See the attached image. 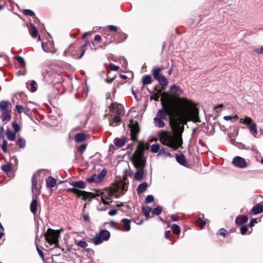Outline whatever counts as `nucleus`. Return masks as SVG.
<instances>
[{"instance_id":"nucleus-24","label":"nucleus","mask_w":263,"mask_h":263,"mask_svg":"<svg viewBox=\"0 0 263 263\" xmlns=\"http://www.w3.org/2000/svg\"><path fill=\"white\" fill-rule=\"evenodd\" d=\"M252 212L254 215L262 213L263 212V205L260 204H257L252 208Z\"/></svg>"},{"instance_id":"nucleus-28","label":"nucleus","mask_w":263,"mask_h":263,"mask_svg":"<svg viewBox=\"0 0 263 263\" xmlns=\"http://www.w3.org/2000/svg\"><path fill=\"white\" fill-rule=\"evenodd\" d=\"M122 221L124 230L126 231H129L130 230V220L126 218H123Z\"/></svg>"},{"instance_id":"nucleus-41","label":"nucleus","mask_w":263,"mask_h":263,"mask_svg":"<svg viewBox=\"0 0 263 263\" xmlns=\"http://www.w3.org/2000/svg\"><path fill=\"white\" fill-rule=\"evenodd\" d=\"M161 89L158 90L157 92L154 93V94L152 95V98L155 101H158L160 98V95L161 94Z\"/></svg>"},{"instance_id":"nucleus-4","label":"nucleus","mask_w":263,"mask_h":263,"mask_svg":"<svg viewBox=\"0 0 263 263\" xmlns=\"http://www.w3.org/2000/svg\"><path fill=\"white\" fill-rule=\"evenodd\" d=\"M59 232L51 229H48L45 234L46 240L50 244H54L57 247L58 245Z\"/></svg>"},{"instance_id":"nucleus-27","label":"nucleus","mask_w":263,"mask_h":263,"mask_svg":"<svg viewBox=\"0 0 263 263\" xmlns=\"http://www.w3.org/2000/svg\"><path fill=\"white\" fill-rule=\"evenodd\" d=\"M16 109L17 110L19 114H21L22 112H24L26 115H29L30 112V110L28 108H25L23 107V106L20 105H16Z\"/></svg>"},{"instance_id":"nucleus-64","label":"nucleus","mask_w":263,"mask_h":263,"mask_svg":"<svg viewBox=\"0 0 263 263\" xmlns=\"http://www.w3.org/2000/svg\"><path fill=\"white\" fill-rule=\"evenodd\" d=\"M223 119L226 121H230L233 119V117L231 116H226L223 117Z\"/></svg>"},{"instance_id":"nucleus-47","label":"nucleus","mask_w":263,"mask_h":263,"mask_svg":"<svg viewBox=\"0 0 263 263\" xmlns=\"http://www.w3.org/2000/svg\"><path fill=\"white\" fill-rule=\"evenodd\" d=\"M196 222L197 224L200 226L201 229H202L205 226V221L202 220L201 218H199L197 220Z\"/></svg>"},{"instance_id":"nucleus-46","label":"nucleus","mask_w":263,"mask_h":263,"mask_svg":"<svg viewBox=\"0 0 263 263\" xmlns=\"http://www.w3.org/2000/svg\"><path fill=\"white\" fill-rule=\"evenodd\" d=\"M109 224L111 227H112L117 230H121V229L119 224L118 223H117V222H115L114 221H110Z\"/></svg>"},{"instance_id":"nucleus-22","label":"nucleus","mask_w":263,"mask_h":263,"mask_svg":"<svg viewBox=\"0 0 263 263\" xmlns=\"http://www.w3.org/2000/svg\"><path fill=\"white\" fill-rule=\"evenodd\" d=\"M1 169L5 172L8 176H10V175H12L11 172L12 165L10 163H8L6 165H3L1 166Z\"/></svg>"},{"instance_id":"nucleus-55","label":"nucleus","mask_w":263,"mask_h":263,"mask_svg":"<svg viewBox=\"0 0 263 263\" xmlns=\"http://www.w3.org/2000/svg\"><path fill=\"white\" fill-rule=\"evenodd\" d=\"M248 231V227L247 226H242L240 228V233L242 235H244Z\"/></svg>"},{"instance_id":"nucleus-13","label":"nucleus","mask_w":263,"mask_h":263,"mask_svg":"<svg viewBox=\"0 0 263 263\" xmlns=\"http://www.w3.org/2000/svg\"><path fill=\"white\" fill-rule=\"evenodd\" d=\"M239 123H242L248 127H249L250 125L253 124V123H255L254 122H253V120L251 118L245 116L243 118H241L240 119Z\"/></svg>"},{"instance_id":"nucleus-7","label":"nucleus","mask_w":263,"mask_h":263,"mask_svg":"<svg viewBox=\"0 0 263 263\" xmlns=\"http://www.w3.org/2000/svg\"><path fill=\"white\" fill-rule=\"evenodd\" d=\"M115 192V190L113 189L104 191L101 200L104 205H108L112 202V197L114 195Z\"/></svg>"},{"instance_id":"nucleus-9","label":"nucleus","mask_w":263,"mask_h":263,"mask_svg":"<svg viewBox=\"0 0 263 263\" xmlns=\"http://www.w3.org/2000/svg\"><path fill=\"white\" fill-rule=\"evenodd\" d=\"M32 192L33 195L35 194L36 196L40 194V188L37 184V180L34 175L32 178Z\"/></svg>"},{"instance_id":"nucleus-10","label":"nucleus","mask_w":263,"mask_h":263,"mask_svg":"<svg viewBox=\"0 0 263 263\" xmlns=\"http://www.w3.org/2000/svg\"><path fill=\"white\" fill-rule=\"evenodd\" d=\"M77 196L78 197H82V199L84 200H86L89 198H95V194L91 193V192H86L85 191H81V190L79 191V192L77 194Z\"/></svg>"},{"instance_id":"nucleus-52","label":"nucleus","mask_w":263,"mask_h":263,"mask_svg":"<svg viewBox=\"0 0 263 263\" xmlns=\"http://www.w3.org/2000/svg\"><path fill=\"white\" fill-rule=\"evenodd\" d=\"M12 126L14 129L15 133H16L20 130V128L18 124L17 123H16L15 122H13Z\"/></svg>"},{"instance_id":"nucleus-43","label":"nucleus","mask_w":263,"mask_h":263,"mask_svg":"<svg viewBox=\"0 0 263 263\" xmlns=\"http://www.w3.org/2000/svg\"><path fill=\"white\" fill-rule=\"evenodd\" d=\"M76 244L83 248H86L88 246L87 242L82 240L79 241L78 242L76 243Z\"/></svg>"},{"instance_id":"nucleus-63","label":"nucleus","mask_w":263,"mask_h":263,"mask_svg":"<svg viewBox=\"0 0 263 263\" xmlns=\"http://www.w3.org/2000/svg\"><path fill=\"white\" fill-rule=\"evenodd\" d=\"M171 219L174 221H178L179 219V217L178 216H177L176 215H172L171 216Z\"/></svg>"},{"instance_id":"nucleus-3","label":"nucleus","mask_w":263,"mask_h":263,"mask_svg":"<svg viewBox=\"0 0 263 263\" xmlns=\"http://www.w3.org/2000/svg\"><path fill=\"white\" fill-rule=\"evenodd\" d=\"M110 110L109 125L113 127L118 126L120 122V116L123 111V107L121 104L113 103L110 106Z\"/></svg>"},{"instance_id":"nucleus-16","label":"nucleus","mask_w":263,"mask_h":263,"mask_svg":"<svg viewBox=\"0 0 263 263\" xmlns=\"http://www.w3.org/2000/svg\"><path fill=\"white\" fill-rule=\"evenodd\" d=\"M171 92L176 96H179L182 94V90L181 89L180 87L177 85H173L171 87Z\"/></svg>"},{"instance_id":"nucleus-37","label":"nucleus","mask_w":263,"mask_h":263,"mask_svg":"<svg viewBox=\"0 0 263 263\" xmlns=\"http://www.w3.org/2000/svg\"><path fill=\"white\" fill-rule=\"evenodd\" d=\"M30 31L31 32V36L33 37H36L37 36V30L33 24L30 25Z\"/></svg>"},{"instance_id":"nucleus-53","label":"nucleus","mask_w":263,"mask_h":263,"mask_svg":"<svg viewBox=\"0 0 263 263\" xmlns=\"http://www.w3.org/2000/svg\"><path fill=\"white\" fill-rule=\"evenodd\" d=\"M79 190L74 188V187L73 188H69L67 190V192H72L74 193V194L77 195L78 194L79 192Z\"/></svg>"},{"instance_id":"nucleus-26","label":"nucleus","mask_w":263,"mask_h":263,"mask_svg":"<svg viewBox=\"0 0 263 263\" xmlns=\"http://www.w3.org/2000/svg\"><path fill=\"white\" fill-rule=\"evenodd\" d=\"M176 158L177 161L182 165L185 166L186 164V159L185 157L183 155H176Z\"/></svg>"},{"instance_id":"nucleus-50","label":"nucleus","mask_w":263,"mask_h":263,"mask_svg":"<svg viewBox=\"0 0 263 263\" xmlns=\"http://www.w3.org/2000/svg\"><path fill=\"white\" fill-rule=\"evenodd\" d=\"M86 148V145L85 144H83L81 146L78 147V151L80 153L82 154V153H83L85 151Z\"/></svg>"},{"instance_id":"nucleus-18","label":"nucleus","mask_w":263,"mask_h":263,"mask_svg":"<svg viewBox=\"0 0 263 263\" xmlns=\"http://www.w3.org/2000/svg\"><path fill=\"white\" fill-rule=\"evenodd\" d=\"M148 186V184L146 182H143V183L140 184L137 187V192L138 195H140L144 192H145L147 187Z\"/></svg>"},{"instance_id":"nucleus-51","label":"nucleus","mask_w":263,"mask_h":263,"mask_svg":"<svg viewBox=\"0 0 263 263\" xmlns=\"http://www.w3.org/2000/svg\"><path fill=\"white\" fill-rule=\"evenodd\" d=\"M254 51L258 54H263V46L255 48Z\"/></svg>"},{"instance_id":"nucleus-59","label":"nucleus","mask_w":263,"mask_h":263,"mask_svg":"<svg viewBox=\"0 0 263 263\" xmlns=\"http://www.w3.org/2000/svg\"><path fill=\"white\" fill-rule=\"evenodd\" d=\"M42 47L43 50L46 52H48L49 50L47 48V45L45 43H42Z\"/></svg>"},{"instance_id":"nucleus-36","label":"nucleus","mask_w":263,"mask_h":263,"mask_svg":"<svg viewBox=\"0 0 263 263\" xmlns=\"http://www.w3.org/2000/svg\"><path fill=\"white\" fill-rule=\"evenodd\" d=\"M16 144L20 148H24L26 146V141L24 139L19 138L16 141Z\"/></svg>"},{"instance_id":"nucleus-29","label":"nucleus","mask_w":263,"mask_h":263,"mask_svg":"<svg viewBox=\"0 0 263 263\" xmlns=\"http://www.w3.org/2000/svg\"><path fill=\"white\" fill-rule=\"evenodd\" d=\"M86 181L89 183H100V179H99L98 176L97 174H95L90 177L87 178Z\"/></svg>"},{"instance_id":"nucleus-40","label":"nucleus","mask_w":263,"mask_h":263,"mask_svg":"<svg viewBox=\"0 0 263 263\" xmlns=\"http://www.w3.org/2000/svg\"><path fill=\"white\" fill-rule=\"evenodd\" d=\"M106 174L107 170L104 168L98 175H97L99 179H100L101 182H102L103 178L106 176Z\"/></svg>"},{"instance_id":"nucleus-14","label":"nucleus","mask_w":263,"mask_h":263,"mask_svg":"<svg viewBox=\"0 0 263 263\" xmlns=\"http://www.w3.org/2000/svg\"><path fill=\"white\" fill-rule=\"evenodd\" d=\"M36 198L37 197L36 196L35 198H33L30 206V211L34 215H35L37 212V209L38 206V202Z\"/></svg>"},{"instance_id":"nucleus-39","label":"nucleus","mask_w":263,"mask_h":263,"mask_svg":"<svg viewBox=\"0 0 263 263\" xmlns=\"http://www.w3.org/2000/svg\"><path fill=\"white\" fill-rule=\"evenodd\" d=\"M162 211V208L161 206L158 205L152 212L154 215H159Z\"/></svg>"},{"instance_id":"nucleus-25","label":"nucleus","mask_w":263,"mask_h":263,"mask_svg":"<svg viewBox=\"0 0 263 263\" xmlns=\"http://www.w3.org/2000/svg\"><path fill=\"white\" fill-rule=\"evenodd\" d=\"M248 220V218L246 215H240L236 218L235 222L237 224H242L246 223Z\"/></svg>"},{"instance_id":"nucleus-58","label":"nucleus","mask_w":263,"mask_h":263,"mask_svg":"<svg viewBox=\"0 0 263 263\" xmlns=\"http://www.w3.org/2000/svg\"><path fill=\"white\" fill-rule=\"evenodd\" d=\"M118 211L115 209H112L108 212V214L110 216H114L117 213Z\"/></svg>"},{"instance_id":"nucleus-11","label":"nucleus","mask_w":263,"mask_h":263,"mask_svg":"<svg viewBox=\"0 0 263 263\" xmlns=\"http://www.w3.org/2000/svg\"><path fill=\"white\" fill-rule=\"evenodd\" d=\"M1 112V118L2 119L3 121L5 122V123H7L9 121L11 117L10 109H5Z\"/></svg>"},{"instance_id":"nucleus-45","label":"nucleus","mask_w":263,"mask_h":263,"mask_svg":"<svg viewBox=\"0 0 263 263\" xmlns=\"http://www.w3.org/2000/svg\"><path fill=\"white\" fill-rule=\"evenodd\" d=\"M14 59L21 65L22 67H24L25 62L24 59L21 57H15Z\"/></svg>"},{"instance_id":"nucleus-12","label":"nucleus","mask_w":263,"mask_h":263,"mask_svg":"<svg viewBox=\"0 0 263 263\" xmlns=\"http://www.w3.org/2000/svg\"><path fill=\"white\" fill-rule=\"evenodd\" d=\"M126 143V138L125 137L121 138H116L114 140V144L118 147H121Z\"/></svg>"},{"instance_id":"nucleus-62","label":"nucleus","mask_w":263,"mask_h":263,"mask_svg":"<svg viewBox=\"0 0 263 263\" xmlns=\"http://www.w3.org/2000/svg\"><path fill=\"white\" fill-rule=\"evenodd\" d=\"M110 67L111 69L114 71H117L119 68V67L118 66H116V65H115L113 64H111L110 65Z\"/></svg>"},{"instance_id":"nucleus-19","label":"nucleus","mask_w":263,"mask_h":263,"mask_svg":"<svg viewBox=\"0 0 263 263\" xmlns=\"http://www.w3.org/2000/svg\"><path fill=\"white\" fill-rule=\"evenodd\" d=\"M90 43L88 41H87L83 45H82L80 49L78 50L79 51L81 52V54L80 55H77L75 54H73V57L75 59H81L85 53V49L84 47L87 45H89Z\"/></svg>"},{"instance_id":"nucleus-21","label":"nucleus","mask_w":263,"mask_h":263,"mask_svg":"<svg viewBox=\"0 0 263 263\" xmlns=\"http://www.w3.org/2000/svg\"><path fill=\"white\" fill-rule=\"evenodd\" d=\"M76 189H84L86 187L85 183L83 181H78L70 184Z\"/></svg>"},{"instance_id":"nucleus-35","label":"nucleus","mask_w":263,"mask_h":263,"mask_svg":"<svg viewBox=\"0 0 263 263\" xmlns=\"http://www.w3.org/2000/svg\"><path fill=\"white\" fill-rule=\"evenodd\" d=\"M5 109H10V104L7 101H1V111Z\"/></svg>"},{"instance_id":"nucleus-54","label":"nucleus","mask_w":263,"mask_h":263,"mask_svg":"<svg viewBox=\"0 0 263 263\" xmlns=\"http://www.w3.org/2000/svg\"><path fill=\"white\" fill-rule=\"evenodd\" d=\"M37 251L43 260L44 259V255L43 251L39 248L37 245H36Z\"/></svg>"},{"instance_id":"nucleus-32","label":"nucleus","mask_w":263,"mask_h":263,"mask_svg":"<svg viewBox=\"0 0 263 263\" xmlns=\"http://www.w3.org/2000/svg\"><path fill=\"white\" fill-rule=\"evenodd\" d=\"M26 85L28 89H29L32 92H35L37 89V88L36 87L37 84L36 82L34 80L31 81L30 84H29L27 83Z\"/></svg>"},{"instance_id":"nucleus-34","label":"nucleus","mask_w":263,"mask_h":263,"mask_svg":"<svg viewBox=\"0 0 263 263\" xmlns=\"http://www.w3.org/2000/svg\"><path fill=\"white\" fill-rule=\"evenodd\" d=\"M7 138L10 141H14L16 138V133L10 130H8L6 132Z\"/></svg>"},{"instance_id":"nucleus-15","label":"nucleus","mask_w":263,"mask_h":263,"mask_svg":"<svg viewBox=\"0 0 263 263\" xmlns=\"http://www.w3.org/2000/svg\"><path fill=\"white\" fill-rule=\"evenodd\" d=\"M162 68L160 67H156L153 69L152 74L154 77L155 79L158 80L163 75L161 73Z\"/></svg>"},{"instance_id":"nucleus-5","label":"nucleus","mask_w":263,"mask_h":263,"mask_svg":"<svg viewBox=\"0 0 263 263\" xmlns=\"http://www.w3.org/2000/svg\"><path fill=\"white\" fill-rule=\"evenodd\" d=\"M110 236V234L108 231L106 230H102L92 239V241L96 245H98L101 244L104 241L108 240Z\"/></svg>"},{"instance_id":"nucleus-33","label":"nucleus","mask_w":263,"mask_h":263,"mask_svg":"<svg viewBox=\"0 0 263 263\" xmlns=\"http://www.w3.org/2000/svg\"><path fill=\"white\" fill-rule=\"evenodd\" d=\"M142 83L144 85L151 84L152 83V79L149 75H146L143 77L142 80Z\"/></svg>"},{"instance_id":"nucleus-60","label":"nucleus","mask_w":263,"mask_h":263,"mask_svg":"<svg viewBox=\"0 0 263 263\" xmlns=\"http://www.w3.org/2000/svg\"><path fill=\"white\" fill-rule=\"evenodd\" d=\"M108 29L111 31H115L116 32L117 30V28L116 26L114 25H109L108 26Z\"/></svg>"},{"instance_id":"nucleus-38","label":"nucleus","mask_w":263,"mask_h":263,"mask_svg":"<svg viewBox=\"0 0 263 263\" xmlns=\"http://www.w3.org/2000/svg\"><path fill=\"white\" fill-rule=\"evenodd\" d=\"M142 211L145 216L147 218L149 217V213L151 211V208L148 206L142 208Z\"/></svg>"},{"instance_id":"nucleus-23","label":"nucleus","mask_w":263,"mask_h":263,"mask_svg":"<svg viewBox=\"0 0 263 263\" xmlns=\"http://www.w3.org/2000/svg\"><path fill=\"white\" fill-rule=\"evenodd\" d=\"M75 141L76 142H81L86 140V135L84 133H78L75 135Z\"/></svg>"},{"instance_id":"nucleus-2","label":"nucleus","mask_w":263,"mask_h":263,"mask_svg":"<svg viewBox=\"0 0 263 263\" xmlns=\"http://www.w3.org/2000/svg\"><path fill=\"white\" fill-rule=\"evenodd\" d=\"M144 150V144L139 142L135 152L130 158L133 165L137 169L135 174L134 178L139 181L143 179L144 174L143 170L145 166L146 158L143 154Z\"/></svg>"},{"instance_id":"nucleus-8","label":"nucleus","mask_w":263,"mask_h":263,"mask_svg":"<svg viewBox=\"0 0 263 263\" xmlns=\"http://www.w3.org/2000/svg\"><path fill=\"white\" fill-rule=\"evenodd\" d=\"M232 163L235 166L239 168H245L247 166L246 160L239 156L234 157L233 159Z\"/></svg>"},{"instance_id":"nucleus-48","label":"nucleus","mask_w":263,"mask_h":263,"mask_svg":"<svg viewBox=\"0 0 263 263\" xmlns=\"http://www.w3.org/2000/svg\"><path fill=\"white\" fill-rule=\"evenodd\" d=\"M23 13L25 15H29V16H33L34 15V12L30 9L24 10L23 11Z\"/></svg>"},{"instance_id":"nucleus-61","label":"nucleus","mask_w":263,"mask_h":263,"mask_svg":"<svg viewBox=\"0 0 263 263\" xmlns=\"http://www.w3.org/2000/svg\"><path fill=\"white\" fill-rule=\"evenodd\" d=\"M257 222V220L255 218L252 219L250 222L249 226L252 227L254 226V223Z\"/></svg>"},{"instance_id":"nucleus-44","label":"nucleus","mask_w":263,"mask_h":263,"mask_svg":"<svg viewBox=\"0 0 263 263\" xmlns=\"http://www.w3.org/2000/svg\"><path fill=\"white\" fill-rule=\"evenodd\" d=\"M160 149V145L158 144H154L151 146V152L157 153Z\"/></svg>"},{"instance_id":"nucleus-56","label":"nucleus","mask_w":263,"mask_h":263,"mask_svg":"<svg viewBox=\"0 0 263 263\" xmlns=\"http://www.w3.org/2000/svg\"><path fill=\"white\" fill-rule=\"evenodd\" d=\"M7 142L6 140H3L1 147L4 152H6Z\"/></svg>"},{"instance_id":"nucleus-1","label":"nucleus","mask_w":263,"mask_h":263,"mask_svg":"<svg viewBox=\"0 0 263 263\" xmlns=\"http://www.w3.org/2000/svg\"><path fill=\"white\" fill-rule=\"evenodd\" d=\"M163 109H159L155 117L166 120L169 116L170 125L174 134H170L165 131L160 134V141L174 149L182 144V134L184 125L188 122H200L199 109L197 104L186 98L177 97L174 99H161Z\"/></svg>"},{"instance_id":"nucleus-17","label":"nucleus","mask_w":263,"mask_h":263,"mask_svg":"<svg viewBox=\"0 0 263 263\" xmlns=\"http://www.w3.org/2000/svg\"><path fill=\"white\" fill-rule=\"evenodd\" d=\"M248 128L249 129L250 133L255 138H258L259 137V135L258 134L257 129V125L256 124L253 123V124L250 125L249 127H248Z\"/></svg>"},{"instance_id":"nucleus-57","label":"nucleus","mask_w":263,"mask_h":263,"mask_svg":"<svg viewBox=\"0 0 263 263\" xmlns=\"http://www.w3.org/2000/svg\"><path fill=\"white\" fill-rule=\"evenodd\" d=\"M104 192L103 191H101V190H98L97 191V193L96 194H95V197H97V196H101V199H102V195H104Z\"/></svg>"},{"instance_id":"nucleus-31","label":"nucleus","mask_w":263,"mask_h":263,"mask_svg":"<svg viewBox=\"0 0 263 263\" xmlns=\"http://www.w3.org/2000/svg\"><path fill=\"white\" fill-rule=\"evenodd\" d=\"M56 184V180L52 177H48L46 179V185L50 187H54Z\"/></svg>"},{"instance_id":"nucleus-20","label":"nucleus","mask_w":263,"mask_h":263,"mask_svg":"<svg viewBox=\"0 0 263 263\" xmlns=\"http://www.w3.org/2000/svg\"><path fill=\"white\" fill-rule=\"evenodd\" d=\"M157 81L159 85L161 86L162 89H164L168 84V81L164 76L161 77Z\"/></svg>"},{"instance_id":"nucleus-49","label":"nucleus","mask_w":263,"mask_h":263,"mask_svg":"<svg viewBox=\"0 0 263 263\" xmlns=\"http://www.w3.org/2000/svg\"><path fill=\"white\" fill-rule=\"evenodd\" d=\"M154 201V198L152 195H148L145 198V203H150Z\"/></svg>"},{"instance_id":"nucleus-6","label":"nucleus","mask_w":263,"mask_h":263,"mask_svg":"<svg viewBox=\"0 0 263 263\" xmlns=\"http://www.w3.org/2000/svg\"><path fill=\"white\" fill-rule=\"evenodd\" d=\"M128 126L130 128V139L133 141H136L137 137L140 132L138 123L136 121L130 120Z\"/></svg>"},{"instance_id":"nucleus-42","label":"nucleus","mask_w":263,"mask_h":263,"mask_svg":"<svg viewBox=\"0 0 263 263\" xmlns=\"http://www.w3.org/2000/svg\"><path fill=\"white\" fill-rule=\"evenodd\" d=\"M172 230L174 233L179 234L180 233V228L179 226L176 224L172 225Z\"/></svg>"},{"instance_id":"nucleus-30","label":"nucleus","mask_w":263,"mask_h":263,"mask_svg":"<svg viewBox=\"0 0 263 263\" xmlns=\"http://www.w3.org/2000/svg\"><path fill=\"white\" fill-rule=\"evenodd\" d=\"M154 123L156 126L159 128L163 127L165 125L164 122L163 121V119H161L156 117L154 119Z\"/></svg>"}]
</instances>
